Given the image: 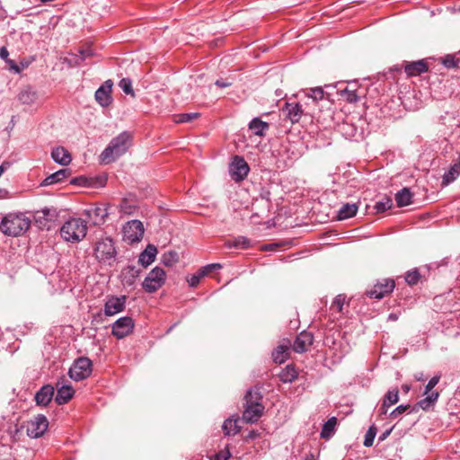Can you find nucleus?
I'll use <instances>...</instances> for the list:
<instances>
[{"instance_id": "nucleus-1", "label": "nucleus", "mask_w": 460, "mask_h": 460, "mask_svg": "<svg viewBox=\"0 0 460 460\" xmlns=\"http://www.w3.org/2000/svg\"><path fill=\"white\" fill-rule=\"evenodd\" d=\"M132 136L128 131H123L112 138L108 146L100 155L101 162L104 164L116 161L124 155L131 146Z\"/></svg>"}, {"instance_id": "nucleus-2", "label": "nucleus", "mask_w": 460, "mask_h": 460, "mask_svg": "<svg viewBox=\"0 0 460 460\" xmlns=\"http://www.w3.org/2000/svg\"><path fill=\"white\" fill-rule=\"evenodd\" d=\"M87 222L80 217L67 219L60 228V235L68 243H79L87 234Z\"/></svg>"}, {"instance_id": "nucleus-3", "label": "nucleus", "mask_w": 460, "mask_h": 460, "mask_svg": "<svg viewBox=\"0 0 460 460\" xmlns=\"http://www.w3.org/2000/svg\"><path fill=\"white\" fill-rule=\"evenodd\" d=\"M31 226V220L23 214H8L0 224V230L8 236H19L25 233Z\"/></svg>"}, {"instance_id": "nucleus-4", "label": "nucleus", "mask_w": 460, "mask_h": 460, "mask_svg": "<svg viewBox=\"0 0 460 460\" xmlns=\"http://www.w3.org/2000/svg\"><path fill=\"white\" fill-rule=\"evenodd\" d=\"M261 395L258 392L249 390L244 396L242 419L246 423H255L261 417L264 406L261 402Z\"/></svg>"}, {"instance_id": "nucleus-5", "label": "nucleus", "mask_w": 460, "mask_h": 460, "mask_svg": "<svg viewBox=\"0 0 460 460\" xmlns=\"http://www.w3.org/2000/svg\"><path fill=\"white\" fill-rule=\"evenodd\" d=\"M116 254L117 251L111 238L105 237L96 242L94 256L98 261L111 265V261H114Z\"/></svg>"}, {"instance_id": "nucleus-6", "label": "nucleus", "mask_w": 460, "mask_h": 460, "mask_svg": "<svg viewBox=\"0 0 460 460\" xmlns=\"http://www.w3.org/2000/svg\"><path fill=\"white\" fill-rule=\"evenodd\" d=\"M165 282V271L160 268H154L142 283L143 288L148 293L158 290Z\"/></svg>"}, {"instance_id": "nucleus-7", "label": "nucleus", "mask_w": 460, "mask_h": 460, "mask_svg": "<svg viewBox=\"0 0 460 460\" xmlns=\"http://www.w3.org/2000/svg\"><path fill=\"white\" fill-rule=\"evenodd\" d=\"M92 373V361L88 358H77L69 368L68 375L75 381L87 378Z\"/></svg>"}, {"instance_id": "nucleus-8", "label": "nucleus", "mask_w": 460, "mask_h": 460, "mask_svg": "<svg viewBox=\"0 0 460 460\" xmlns=\"http://www.w3.org/2000/svg\"><path fill=\"white\" fill-rule=\"evenodd\" d=\"M395 288V282L393 279H383L366 291V296L370 298L380 300L391 294Z\"/></svg>"}, {"instance_id": "nucleus-9", "label": "nucleus", "mask_w": 460, "mask_h": 460, "mask_svg": "<svg viewBox=\"0 0 460 460\" xmlns=\"http://www.w3.org/2000/svg\"><path fill=\"white\" fill-rule=\"evenodd\" d=\"M249 172L250 167L244 158L240 155H234L229 164V174L232 180L235 182H240L246 178Z\"/></svg>"}, {"instance_id": "nucleus-10", "label": "nucleus", "mask_w": 460, "mask_h": 460, "mask_svg": "<svg viewBox=\"0 0 460 460\" xmlns=\"http://www.w3.org/2000/svg\"><path fill=\"white\" fill-rule=\"evenodd\" d=\"M145 229L141 221L132 220L123 227V239L128 243H138L144 236Z\"/></svg>"}, {"instance_id": "nucleus-11", "label": "nucleus", "mask_w": 460, "mask_h": 460, "mask_svg": "<svg viewBox=\"0 0 460 460\" xmlns=\"http://www.w3.org/2000/svg\"><path fill=\"white\" fill-rule=\"evenodd\" d=\"M49 427L48 419L39 414L31 420L27 424V435L32 438L41 437Z\"/></svg>"}, {"instance_id": "nucleus-12", "label": "nucleus", "mask_w": 460, "mask_h": 460, "mask_svg": "<svg viewBox=\"0 0 460 460\" xmlns=\"http://www.w3.org/2000/svg\"><path fill=\"white\" fill-rule=\"evenodd\" d=\"M34 220L40 228L49 229L51 223L56 221L58 213L54 208H44L34 212Z\"/></svg>"}, {"instance_id": "nucleus-13", "label": "nucleus", "mask_w": 460, "mask_h": 460, "mask_svg": "<svg viewBox=\"0 0 460 460\" xmlns=\"http://www.w3.org/2000/svg\"><path fill=\"white\" fill-rule=\"evenodd\" d=\"M134 329L133 319L129 316L119 318L113 324L111 333L117 339H123L129 335Z\"/></svg>"}, {"instance_id": "nucleus-14", "label": "nucleus", "mask_w": 460, "mask_h": 460, "mask_svg": "<svg viewBox=\"0 0 460 460\" xmlns=\"http://www.w3.org/2000/svg\"><path fill=\"white\" fill-rule=\"evenodd\" d=\"M126 301V296L109 297L104 305L105 315L111 316L124 311Z\"/></svg>"}, {"instance_id": "nucleus-15", "label": "nucleus", "mask_w": 460, "mask_h": 460, "mask_svg": "<svg viewBox=\"0 0 460 460\" xmlns=\"http://www.w3.org/2000/svg\"><path fill=\"white\" fill-rule=\"evenodd\" d=\"M303 112L302 106L298 102H286L281 109L282 115L292 124H296L300 120Z\"/></svg>"}, {"instance_id": "nucleus-16", "label": "nucleus", "mask_w": 460, "mask_h": 460, "mask_svg": "<svg viewBox=\"0 0 460 460\" xmlns=\"http://www.w3.org/2000/svg\"><path fill=\"white\" fill-rule=\"evenodd\" d=\"M112 83L108 80L95 92V100L102 107H108L111 102V92Z\"/></svg>"}, {"instance_id": "nucleus-17", "label": "nucleus", "mask_w": 460, "mask_h": 460, "mask_svg": "<svg viewBox=\"0 0 460 460\" xmlns=\"http://www.w3.org/2000/svg\"><path fill=\"white\" fill-rule=\"evenodd\" d=\"M313 334L304 331L296 336L293 344V349L297 353L305 352L313 344Z\"/></svg>"}, {"instance_id": "nucleus-18", "label": "nucleus", "mask_w": 460, "mask_h": 460, "mask_svg": "<svg viewBox=\"0 0 460 460\" xmlns=\"http://www.w3.org/2000/svg\"><path fill=\"white\" fill-rule=\"evenodd\" d=\"M85 215L93 221L94 225H102L108 217L107 208L104 206H96L84 211Z\"/></svg>"}, {"instance_id": "nucleus-19", "label": "nucleus", "mask_w": 460, "mask_h": 460, "mask_svg": "<svg viewBox=\"0 0 460 460\" xmlns=\"http://www.w3.org/2000/svg\"><path fill=\"white\" fill-rule=\"evenodd\" d=\"M54 395V387L46 385H43L35 394V402L37 405L47 406L52 400Z\"/></svg>"}, {"instance_id": "nucleus-20", "label": "nucleus", "mask_w": 460, "mask_h": 460, "mask_svg": "<svg viewBox=\"0 0 460 460\" xmlns=\"http://www.w3.org/2000/svg\"><path fill=\"white\" fill-rule=\"evenodd\" d=\"M439 396L438 392L432 391L430 394H428L427 396L421 400H420L411 410V412H417L419 409H422L424 411L429 410L438 401Z\"/></svg>"}, {"instance_id": "nucleus-21", "label": "nucleus", "mask_w": 460, "mask_h": 460, "mask_svg": "<svg viewBox=\"0 0 460 460\" xmlns=\"http://www.w3.org/2000/svg\"><path fill=\"white\" fill-rule=\"evenodd\" d=\"M404 71L408 76H417L428 71V65L424 60L406 63Z\"/></svg>"}, {"instance_id": "nucleus-22", "label": "nucleus", "mask_w": 460, "mask_h": 460, "mask_svg": "<svg viewBox=\"0 0 460 460\" xmlns=\"http://www.w3.org/2000/svg\"><path fill=\"white\" fill-rule=\"evenodd\" d=\"M157 254V249L153 244H148L146 248L139 254L138 262L145 268L149 266Z\"/></svg>"}, {"instance_id": "nucleus-23", "label": "nucleus", "mask_w": 460, "mask_h": 460, "mask_svg": "<svg viewBox=\"0 0 460 460\" xmlns=\"http://www.w3.org/2000/svg\"><path fill=\"white\" fill-rule=\"evenodd\" d=\"M140 274V270L134 265L125 267L121 271L122 281L127 286H132Z\"/></svg>"}, {"instance_id": "nucleus-24", "label": "nucleus", "mask_w": 460, "mask_h": 460, "mask_svg": "<svg viewBox=\"0 0 460 460\" xmlns=\"http://www.w3.org/2000/svg\"><path fill=\"white\" fill-rule=\"evenodd\" d=\"M51 157L61 165H67L72 160L70 153L62 146L54 148L51 152Z\"/></svg>"}, {"instance_id": "nucleus-25", "label": "nucleus", "mask_w": 460, "mask_h": 460, "mask_svg": "<svg viewBox=\"0 0 460 460\" xmlns=\"http://www.w3.org/2000/svg\"><path fill=\"white\" fill-rule=\"evenodd\" d=\"M74 393L75 391L71 385H62L58 388L55 401L58 405L65 404L72 399Z\"/></svg>"}, {"instance_id": "nucleus-26", "label": "nucleus", "mask_w": 460, "mask_h": 460, "mask_svg": "<svg viewBox=\"0 0 460 460\" xmlns=\"http://www.w3.org/2000/svg\"><path fill=\"white\" fill-rule=\"evenodd\" d=\"M71 174L70 169H61L58 172L49 175L42 182V185L49 186L58 182H61L63 180L66 179Z\"/></svg>"}, {"instance_id": "nucleus-27", "label": "nucleus", "mask_w": 460, "mask_h": 460, "mask_svg": "<svg viewBox=\"0 0 460 460\" xmlns=\"http://www.w3.org/2000/svg\"><path fill=\"white\" fill-rule=\"evenodd\" d=\"M356 82L349 83V84L340 91V95L349 103H355L358 101V96L356 93Z\"/></svg>"}, {"instance_id": "nucleus-28", "label": "nucleus", "mask_w": 460, "mask_h": 460, "mask_svg": "<svg viewBox=\"0 0 460 460\" xmlns=\"http://www.w3.org/2000/svg\"><path fill=\"white\" fill-rule=\"evenodd\" d=\"M394 199L398 207H405L412 203V193L409 188L404 187L395 194Z\"/></svg>"}, {"instance_id": "nucleus-29", "label": "nucleus", "mask_w": 460, "mask_h": 460, "mask_svg": "<svg viewBox=\"0 0 460 460\" xmlns=\"http://www.w3.org/2000/svg\"><path fill=\"white\" fill-rule=\"evenodd\" d=\"M238 422L239 420L234 419L233 417L226 419L222 425L224 434L226 436L236 435L241 429V427L238 425Z\"/></svg>"}, {"instance_id": "nucleus-30", "label": "nucleus", "mask_w": 460, "mask_h": 460, "mask_svg": "<svg viewBox=\"0 0 460 460\" xmlns=\"http://www.w3.org/2000/svg\"><path fill=\"white\" fill-rule=\"evenodd\" d=\"M269 123L261 120L259 118L252 119L249 123V128L253 132L254 135L262 137L265 135V131L269 129Z\"/></svg>"}, {"instance_id": "nucleus-31", "label": "nucleus", "mask_w": 460, "mask_h": 460, "mask_svg": "<svg viewBox=\"0 0 460 460\" xmlns=\"http://www.w3.org/2000/svg\"><path fill=\"white\" fill-rule=\"evenodd\" d=\"M358 211V206L355 203L349 204L346 203L341 206V208L338 211V219L344 220L347 218H350L356 215Z\"/></svg>"}, {"instance_id": "nucleus-32", "label": "nucleus", "mask_w": 460, "mask_h": 460, "mask_svg": "<svg viewBox=\"0 0 460 460\" xmlns=\"http://www.w3.org/2000/svg\"><path fill=\"white\" fill-rule=\"evenodd\" d=\"M288 345L280 344L272 352V358L275 363L282 364L288 357Z\"/></svg>"}, {"instance_id": "nucleus-33", "label": "nucleus", "mask_w": 460, "mask_h": 460, "mask_svg": "<svg viewBox=\"0 0 460 460\" xmlns=\"http://www.w3.org/2000/svg\"><path fill=\"white\" fill-rule=\"evenodd\" d=\"M460 175V162L453 164L443 175L442 184L447 186Z\"/></svg>"}, {"instance_id": "nucleus-34", "label": "nucleus", "mask_w": 460, "mask_h": 460, "mask_svg": "<svg viewBox=\"0 0 460 460\" xmlns=\"http://www.w3.org/2000/svg\"><path fill=\"white\" fill-rule=\"evenodd\" d=\"M228 248L247 249L251 246V240L244 236H237L226 243Z\"/></svg>"}, {"instance_id": "nucleus-35", "label": "nucleus", "mask_w": 460, "mask_h": 460, "mask_svg": "<svg viewBox=\"0 0 460 460\" xmlns=\"http://www.w3.org/2000/svg\"><path fill=\"white\" fill-rule=\"evenodd\" d=\"M297 371L292 365H288L279 374V378L283 383H291L297 377Z\"/></svg>"}, {"instance_id": "nucleus-36", "label": "nucleus", "mask_w": 460, "mask_h": 460, "mask_svg": "<svg viewBox=\"0 0 460 460\" xmlns=\"http://www.w3.org/2000/svg\"><path fill=\"white\" fill-rule=\"evenodd\" d=\"M119 208L122 214L128 216L133 215L137 209V203L127 199L121 201Z\"/></svg>"}, {"instance_id": "nucleus-37", "label": "nucleus", "mask_w": 460, "mask_h": 460, "mask_svg": "<svg viewBox=\"0 0 460 460\" xmlns=\"http://www.w3.org/2000/svg\"><path fill=\"white\" fill-rule=\"evenodd\" d=\"M393 207V200L390 197L385 196L382 198L381 200L377 201L375 206L374 209L376 210V213H383L388 209H390Z\"/></svg>"}, {"instance_id": "nucleus-38", "label": "nucleus", "mask_w": 460, "mask_h": 460, "mask_svg": "<svg viewBox=\"0 0 460 460\" xmlns=\"http://www.w3.org/2000/svg\"><path fill=\"white\" fill-rule=\"evenodd\" d=\"M161 261L164 265L172 267L178 262L179 255L176 252L170 251L163 254Z\"/></svg>"}, {"instance_id": "nucleus-39", "label": "nucleus", "mask_w": 460, "mask_h": 460, "mask_svg": "<svg viewBox=\"0 0 460 460\" xmlns=\"http://www.w3.org/2000/svg\"><path fill=\"white\" fill-rule=\"evenodd\" d=\"M336 423L337 419L335 417L330 418L323 426L321 437L329 438L331 433L333 432Z\"/></svg>"}, {"instance_id": "nucleus-40", "label": "nucleus", "mask_w": 460, "mask_h": 460, "mask_svg": "<svg viewBox=\"0 0 460 460\" xmlns=\"http://www.w3.org/2000/svg\"><path fill=\"white\" fill-rule=\"evenodd\" d=\"M399 401V392L397 389L389 390L383 399L385 405L395 404Z\"/></svg>"}, {"instance_id": "nucleus-41", "label": "nucleus", "mask_w": 460, "mask_h": 460, "mask_svg": "<svg viewBox=\"0 0 460 460\" xmlns=\"http://www.w3.org/2000/svg\"><path fill=\"white\" fill-rule=\"evenodd\" d=\"M305 95L309 98H312L314 102H318L323 99L324 92L322 87H314L309 89Z\"/></svg>"}, {"instance_id": "nucleus-42", "label": "nucleus", "mask_w": 460, "mask_h": 460, "mask_svg": "<svg viewBox=\"0 0 460 460\" xmlns=\"http://www.w3.org/2000/svg\"><path fill=\"white\" fill-rule=\"evenodd\" d=\"M376 435V428L374 425H372L371 427H369L367 433L365 434L364 442H363L364 446L367 447H371L373 445Z\"/></svg>"}, {"instance_id": "nucleus-43", "label": "nucleus", "mask_w": 460, "mask_h": 460, "mask_svg": "<svg viewBox=\"0 0 460 460\" xmlns=\"http://www.w3.org/2000/svg\"><path fill=\"white\" fill-rule=\"evenodd\" d=\"M119 86L123 90V92L126 94H129L131 96L135 95L132 87V82L129 78H122L119 83Z\"/></svg>"}, {"instance_id": "nucleus-44", "label": "nucleus", "mask_w": 460, "mask_h": 460, "mask_svg": "<svg viewBox=\"0 0 460 460\" xmlns=\"http://www.w3.org/2000/svg\"><path fill=\"white\" fill-rule=\"evenodd\" d=\"M420 279V274L417 270L408 271L405 276V281L409 285H415Z\"/></svg>"}, {"instance_id": "nucleus-45", "label": "nucleus", "mask_w": 460, "mask_h": 460, "mask_svg": "<svg viewBox=\"0 0 460 460\" xmlns=\"http://www.w3.org/2000/svg\"><path fill=\"white\" fill-rule=\"evenodd\" d=\"M178 117L179 118L176 120V122H178V123H187V122H190L193 119H196L197 118H199V113H198V112L182 113V114H180Z\"/></svg>"}, {"instance_id": "nucleus-46", "label": "nucleus", "mask_w": 460, "mask_h": 460, "mask_svg": "<svg viewBox=\"0 0 460 460\" xmlns=\"http://www.w3.org/2000/svg\"><path fill=\"white\" fill-rule=\"evenodd\" d=\"M345 299H346V296L344 295H342V294L338 295L334 298V300H333V302L332 304L331 308L332 309L336 308L338 312H341L343 305L345 303Z\"/></svg>"}, {"instance_id": "nucleus-47", "label": "nucleus", "mask_w": 460, "mask_h": 460, "mask_svg": "<svg viewBox=\"0 0 460 460\" xmlns=\"http://www.w3.org/2000/svg\"><path fill=\"white\" fill-rule=\"evenodd\" d=\"M35 94L30 91H22L19 94V100L22 103H31L33 102Z\"/></svg>"}, {"instance_id": "nucleus-48", "label": "nucleus", "mask_w": 460, "mask_h": 460, "mask_svg": "<svg viewBox=\"0 0 460 460\" xmlns=\"http://www.w3.org/2000/svg\"><path fill=\"white\" fill-rule=\"evenodd\" d=\"M221 268H222V266L219 263L208 264L200 269V274L207 276L210 272L217 270H220Z\"/></svg>"}, {"instance_id": "nucleus-49", "label": "nucleus", "mask_w": 460, "mask_h": 460, "mask_svg": "<svg viewBox=\"0 0 460 460\" xmlns=\"http://www.w3.org/2000/svg\"><path fill=\"white\" fill-rule=\"evenodd\" d=\"M459 59H456V58L452 55H447L443 59V64L447 68H453L458 66Z\"/></svg>"}, {"instance_id": "nucleus-50", "label": "nucleus", "mask_w": 460, "mask_h": 460, "mask_svg": "<svg viewBox=\"0 0 460 460\" xmlns=\"http://www.w3.org/2000/svg\"><path fill=\"white\" fill-rule=\"evenodd\" d=\"M231 456L230 451L226 448L211 456L210 460H228Z\"/></svg>"}, {"instance_id": "nucleus-51", "label": "nucleus", "mask_w": 460, "mask_h": 460, "mask_svg": "<svg viewBox=\"0 0 460 460\" xmlns=\"http://www.w3.org/2000/svg\"><path fill=\"white\" fill-rule=\"evenodd\" d=\"M411 408V405L407 404V405H403V404H401L399 406H397L391 413H390V417L391 418H397L399 415L404 413L407 410H409Z\"/></svg>"}, {"instance_id": "nucleus-52", "label": "nucleus", "mask_w": 460, "mask_h": 460, "mask_svg": "<svg viewBox=\"0 0 460 460\" xmlns=\"http://www.w3.org/2000/svg\"><path fill=\"white\" fill-rule=\"evenodd\" d=\"M203 277H205V275H201L199 270L196 274L192 275L190 279H188V283L190 287L196 288Z\"/></svg>"}, {"instance_id": "nucleus-53", "label": "nucleus", "mask_w": 460, "mask_h": 460, "mask_svg": "<svg viewBox=\"0 0 460 460\" xmlns=\"http://www.w3.org/2000/svg\"><path fill=\"white\" fill-rule=\"evenodd\" d=\"M439 379H440V376H433L427 384L426 387H425V391H424V394H430L431 390L438 385V383L439 382Z\"/></svg>"}, {"instance_id": "nucleus-54", "label": "nucleus", "mask_w": 460, "mask_h": 460, "mask_svg": "<svg viewBox=\"0 0 460 460\" xmlns=\"http://www.w3.org/2000/svg\"><path fill=\"white\" fill-rule=\"evenodd\" d=\"M73 185H80V186H86L88 183V181L85 177H76L71 180L70 181Z\"/></svg>"}, {"instance_id": "nucleus-55", "label": "nucleus", "mask_w": 460, "mask_h": 460, "mask_svg": "<svg viewBox=\"0 0 460 460\" xmlns=\"http://www.w3.org/2000/svg\"><path fill=\"white\" fill-rule=\"evenodd\" d=\"M215 84L220 88H226V87H229L230 85H232V83L228 82L226 80L218 79L216 81Z\"/></svg>"}, {"instance_id": "nucleus-56", "label": "nucleus", "mask_w": 460, "mask_h": 460, "mask_svg": "<svg viewBox=\"0 0 460 460\" xmlns=\"http://www.w3.org/2000/svg\"><path fill=\"white\" fill-rule=\"evenodd\" d=\"M79 54H80V59L84 60L86 58L92 56V51H91V49H80Z\"/></svg>"}, {"instance_id": "nucleus-57", "label": "nucleus", "mask_w": 460, "mask_h": 460, "mask_svg": "<svg viewBox=\"0 0 460 460\" xmlns=\"http://www.w3.org/2000/svg\"><path fill=\"white\" fill-rule=\"evenodd\" d=\"M8 56H9V52L7 50V49L5 47H2L0 49V58L4 60H5V62L8 60Z\"/></svg>"}, {"instance_id": "nucleus-58", "label": "nucleus", "mask_w": 460, "mask_h": 460, "mask_svg": "<svg viewBox=\"0 0 460 460\" xmlns=\"http://www.w3.org/2000/svg\"><path fill=\"white\" fill-rule=\"evenodd\" d=\"M6 63L10 66V69L16 73H20V68L13 60L8 59Z\"/></svg>"}, {"instance_id": "nucleus-59", "label": "nucleus", "mask_w": 460, "mask_h": 460, "mask_svg": "<svg viewBox=\"0 0 460 460\" xmlns=\"http://www.w3.org/2000/svg\"><path fill=\"white\" fill-rule=\"evenodd\" d=\"M259 432L257 430H252L249 432V434L246 436L245 439L246 440H252L254 438H256L257 437H259Z\"/></svg>"}, {"instance_id": "nucleus-60", "label": "nucleus", "mask_w": 460, "mask_h": 460, "mask_svg": "<svg viewBox=\"0 0 460 460\" xmlns=\"http://www.w3.org/2000/svg\"><path fill=\"white\" fill-rule=\"evenodd\" d=\"M392 429H387L384 431L379 437L378 441H384L387 438V437L390 435Z\"/></svg>"}, {"instance_id": "nucleus-61", "label": "nucleus", "mask_w": 460, "mask_h": 460, "mask_svg": "<svg viewBox=\"0 0 460 460\" xmlns=\"http://www.w3.org/2000/svg\"><path fill=\"white\" fill-rule=\"evenodd\" d=\"M390 407L389 405H385V402H382V405L379 409L380 414L385 415L387 412V408Z\"/></svg>"}, {"instance_id": "nucleus-62", "label": "nucleus", "mask_w": 460, "mask_h": 460, "mask_svg": "<svg viewBox=\"0 0 460 460\" xmlns=\"http://www.w3.org/2000/svg\"><path fill=\"white\" fill-rule=\"evenodd\" d=\"M415 378H416L418 381H423V380H424V375H423V373L416 374V375H415Z\"/></svg>"}, {"instance_id": "nucleus-63", "label": "nucleus", "mask_w": 460, "mask_h": 460, "mask_svg": "<svg viewBox=\"0 0 460 460\" xmlns=\"http://www.w3.org/2000/svg\"><path fill=\"white\" fill-rule=\"evenodd\" d=\"M305 460H314V456L312 453H310L306 455Z\"/></svg>"}, {"instance_id": "nucleus-64", "label": "nucleus", "mask_w": 460, "mask_h": 460, "mask_svg": "<svg viewBox=\"0 0 460 460\" xmlns=\"http://www.w3.org/2000/svg\"><path fill=\"white\" fill-rule=\"evenodd\" d=\"M402 390H403L404 392H406V393H408V392H409V390H410V386H409V385H402Z\"/></svg>"}]
</instances>
